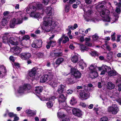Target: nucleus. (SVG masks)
<instances>
[{
    "mask_svg": "<svg viewBox=\"0 0 121 121\" xmlns=\"http://www.w3.org/2000/svg\"><path fill=\"white\" fill-rule=\"evenodd\" d=\"M107 69L108 70H106V71H108V76H116L118 74L117 73L115 70H111V68L110 67L108 66Z\"/></svg>",
    "mask_w": 121,
    "mask_h": 121,
    "instance_id": "obj_14",
    "label": "nucleus"
},
{
    "mask_svg": "<svg viewBox=\"0 0 121 121\" xmlns=\"http://www.w3.org/2000/svg\"><path fill=\"white\" fill-rule=\"evenodd\" d=\"M73 91L71 89H69L67 91V93L68 94H70L72 93Z\"/></svg>",
    "mask_w": 121,
    "mask_h": 121,
    "instance_id": "obj_57",
    "label": "nucleus"
},
{
    "mask_svg": "<svg viewBox=\"0 0 121 121\" xmlns=\"http://www.w3.org/2000/svg\"><path fill=\"white\" fill-rule=\"evenodd\" d=\"M117 87H118V91H121V84L119 83L117 86Z\"/></svg>",
    "mask_w": 121,
    "mask_h": 121,
    "instance_id": "obj_58",
    "label": "nucleus"
},
{
    "mask_svg": "<svg viewBox=\"0 0 121 121\" xmlns=\"http://www.w3.org/2000/svg\"><path fill=\"white\" fill-rule=\"evenodd\" d=\"M80 98L82 100L86 99L88 98V94L85 90L81 91L80 92Z\"/></svg>",
    "mask_w": 121,
    "mask_h": 121,
    "instance_id": "obj_9",
    "label": "nucleus"
},
{
    "mask_svg": "<svg viewBox=\"0 0 121 121\" xmlns=\"http://www.w3.org/2000/svg\"><path fill=\"white\" fill-rule=\"evenodd\" d=\"M13 52L17 55H18L21 52L22 49L19 47L16 46L13 47Z\"/></svg>",
    "mask_w": 121,
    "mask_h": 121,
    "instance_id": "obj_23",
    "label": "nucleus"
},
{
    "mask_svg": "<svg viewBox=\"0 0 121 121\" xmlns=\"http://www.w3.org/2000/svg\"><path fill=\"white\" fill-rule=\"evenodd\" d=\"M36 55L38 57L42 58L44 56L43 53L39 52L36 54Z\"/></svg>",
    "mask_w": 121,
    "mask_h": 121,
    "instance_id": "obj_41",
    "label": "nucleus"
},
{
    "mask_svg": "<svg viewBox=\"0 0 121 121\" xmlns=\"http://www.w3.org/2000/svg\"><path fill=\"white\" fill-rule=\"evenodd\" d=\"M42 41L41 39H36L32 43V47L34 48H38L42 47Z\"/></svg>",
    "mask_w": 121,
    "mask_h": 121,
    "instance_id": "obj_4",
    "label": "nucleus"
},
{
    "mask_svg": "<svg viewBox=\"0 0 121 121\" xmlns=\"http://www.w3.org/2000/svg\"><path fill=\"white\" fill-rule=\"evenodd\" d=\"M37 69L36 67H35L32 68L30 71H29V75L30 77H32L35 76L36 73Z\"/></svg>",
    "mask_w": 121,
    "mask_h": 121,
    "instance_id": "obj_22",
    "label": "nucleus"
},
{
    "mask_svg": "<svg viewBox=\"0 0 121 121\" xmlns=\"http://www.w3.org/2000/svg\"><path fill=\"white\" fill-rule=\"evenodd\" d=\"M96 66H95L94 65L92 64L89 67V70H90V72L91 71H94V70H96Z\"/></svg>",
    "mask_w": 121,
    "mask_h": 121,
    "instance_id": "obj_37",
    "label": "nucleus"
},
{
    "mask_svg": "<svg viewBox=\"0 0 121 121\" xmlns=\"http://www.w3.org/2000/svg\"><path fill=\"white\" fill-rule=\"evenodd\" d=\"M83 10L84 12H86L87 13V14L88 15V16H90L92 13V11L91 10H89L87 11H86L84 9Z\"/></svg>",
    "mask_w": 121,
    "mask_h": 121,
    "instance_id": "obj_45",
    "label": "nucleus"
},
{
    "mask_svg": "<svg viewBox=\"0 0 121 121\" xmlns=\"http://www.w3.org/2000/svg\"><path fill=\"white\" fill-rule=\"evenodd\" d=\"M10 13L9 11H4L3 13V15L4 16H6L9 14V13Z\"/></svg>",
    "mask_w": 121,
    "mask_h": 121,
    "instance_id": "obj_59",
    "label": "nucleus"
},
{
    "mask_svg": "<svg viewBox=\"0 0 121 121\" xmlns=\"http://www.w3.org/2000/svg\"><path fill=\"white\" fill-rule=\"evenodd\" d=\"M37 9L36 7L33 5L30 6L28 8L26 9V11L29 14L30 13V11L35 12L36 11Z\"/></svg>",
    "mask_w": 121,
    "mask_h": 121,
    "instance_id": "obj_21",
    "label": "nucleus"
},
{
    "mask_svg": "<svg viewBox=\"0 0 121 121\" xmlns=\"http://www.w3.org/2000/svg\"><path fill=\"white\" fill-rule=\"evenodd\" d=\"M121 36V35H118L117 36L116 41L117 42H119L120 41V38Z\"/></svg>",
    "mask_w": 121,
    "mask_h": 121,
    "instance_id": "obj_63",
    "label": "nucleus"
},
{
    "mask_svg": "<svg viewBox=\"0 0 121 121\" xmlns=\"http://www.w3.org/2000/svg\"><path fill=\"white\" fill-rule=\"evenodd\" d=\"M72 112L73 114L75 116L80 117L82 116V111L79 109L74 108L72 109Z\"/></svg>",
    "mask_w": 121,
    "mask_h": 121,
    "instance_id": "obj_13",
    "label": "nucleus"
},
{
    "mask_svg": "<svg viewBox=\"0 0 121 121\" xmlns=\"http://www.w3.org/2000/svg\"><path fill=\"white\" fill-rule=\"evenodd\" d=\"M23 86L25 91L29 90L31 88V86L30 84H25Z\"/></svg>",
    "mask_w": 121,
    "mask_h": 121,
    "instance_id": "obj_30",
    "label": "nucleus"
},
{
    "mask_svg": "<svg viewBox=\"0 0 121 121\" xmlns=\"http://www.w3.org/2000/svg\"><path fill=\"white\" fill-rule=\"evenodd\" d=\"M25 91V90L23 86H20L19 88V90H18V93L19 94H22Z\"/></svg>",
    "mask_w": 121,
    "mask_h": 121,
    "instance_id": "obj_36",
    "label": "nucleus"
},
{
    "mask_svg": "<svg viewBox=\"0 0 121 121\" xmlns=\"http://www.w3.org/2000/svg\"><path fill=\"white\" fill-rule=\"evenodd\" d=\"M9 59L13 62H14L15 60L14 59V57L12 56H10L9 57Z\"/></svg>",
    "mask_w": 121,
    "mask_h": 121,
    "instance_id": "obj_62",
    "label": "nucleus"
},
{
    "mask_svg": "<svg viewBox=\"0 0 121 121\" xmlns=\"http://www.w3.org/2000/svg\"><path fill=\"white\" fill-rule=\"evenodd\" d=\"M108 67L106 65H104L102 66L101 67H98V69L100 71L103 69H106L108 68Z\"/></svg>",
    "mask_w": 121,
    "mask_h": 121,
    "instance_id": "obj_44",
    "label": "nucleus"
},
{
    "mask_svg": "<svg viewBox=\"0 0 121 121\" xmlns=\"http://www.w3.org/2000/svg\"><path fill=\"white\" fill-rule=\"evenodd\" d=\"M9 37L10 35L9 34H5L4 36L2 38L3 42L4 43H9Z\"/></svg>",
    "mask_w": 121,
    "mask_h": 121,
    "instance_id": "obj_18",
    "label": "nucleus"
},
{
    "mask_svg": "<svg viewBox=\"0 0 121 121\" xmlns=\"http://www.w3.org/2000/svg\"><path fill=\"white\" fill-rule=\"evenodd\" d=\"M49 0H43V3L45 5H47L48 4Z\"/></svg>",
    "mask_w": 121,
    "mask_h": 121,
    "instance_id": "obj_54",
    "label": "nucleus"
},
{
    "mask_svg": "<svg viewBox=\"0 0 121 121\" xmlns=\"http://www.w3.org/2000/svg\"><path fill=\"white\" fill-rule=\"evenodd\" d=\"M37 9H42V5L41 4H38L36 6Z\"/></svg>",
    "mask_w": 121,
    "mask_h": 121,
    "instance_id": "obj_48",
    "label": "nucleus"
},
{
    "mask_svg": "<svg viewBox=\"0 0 121 121\" xmlns=\"http://www.w3.org/2000/svg\"><path fill=\"white\" fill-rule=\"evenodd\" d=\"M78 56L76 55H75L72 57L71 60L73 63H76L78 62Z\"/></svg>",
    "mask_w": 121,
    "mask_h": 121,
    "instance_id": "obj_28",
    "label": "nucleus"
},
{
    "mask_svg": "<svg viewBox=\"0 0 121 121\" xmlns=\"http://www.w3.org/2000/svg\"><path fill=\"white\" fill-rule=\"evenodd\" d=\"M115 107L110 106L108 107V111L113 115H115L119 111V109L116 105L115 104Z\"/></svg>",
    "mask_w": 121,
    "mask_h": 121,
    "instance_id": "obj_7",
    "label": "nucleus"
},
{
    "mask_svg": "<svg viewBox=\"0 0 121 121\" xmlns=\"http://www.w3.org/2000/svg\"><path fill=\"white\" fill-rule=\"evenodd\" d=\"M40 16L39 13H35L34 17L35 18H39Z\"/></svg>",
    "mask_w": 121,
    "mask_h": 121,
    "instance_id": "obj_55",
    "label": "nucleus"
},
{
    "mask_svg": "<svg viewBox=\"0 0 121 121\" xmlns=\"http://www.w3.org/2000/svg\"><path fill=\"white\" fill-rule=\"evenodd\" d=\"M70 71L71 75L74 78L75 81L80 78L82 74L78 69L73 67L71 68Z\"/></svg>",
    "mask_w": 121,
    "mask_h": 121,
    "instance_id": "obj_1",
    "label": "nucleus"
},
{
    "mask_svg": "<svg viewBox=\"0 0 121 121\" xmlns=\"http://www.w3.org/2000/svg\"><path fill=\"white\" fill-rule=\"evenodd\" d=\"M115 11L118 14H120L121 12V10L119 8L117 7Z\"/></svg>",
    "mask_w": 121,
    "mask_h": 121,
    "instance_id": "obj_60",
    "label": "nucleus"
},
{
    "mask_svg": "<svg viewBox=\"0 0 121 121\" xmlns=\"http://www.w3.org/2000/svg\"><path fill=\"white\" fill-rule=\"evenodd\" d=\"M26 113L29 114L30 116H33L36 114V112H34L32 110L30 109L26 110Z\"/></svg>",
    "mask_w": 121,
    "mask_h": 121,
    "instance_id": "obj_31",
    "label": "nucleus"
},
{
    "mask_svg": "<svg viewBox=\"0 0 121 121\" xmlns=\"http://www.w3.org/2000/svg\"><path fill=\"white\" fill-rule=\"evenodd\" d=\"M79 45L80 48V50L82 52H83L85 51H87L88 50L89 48L86 46L81 44H79Z\"/></svg>",
    "mask_w": 121,
    "mask_h": 121,
    "instance_id": "obj_27",
    "label": "nucleus"
},
{
    "mask_svg": "<svg viewBox=\"0 0 121 121\" xmlns=\"http://www.w3.org/2000/svg\"><path fill=\"white\" fill-rule=\"evenodd\" d=\"M0 70L1 72L3 73L4 74L6 73L7 71L6 67L3 65H1L0 67Z\"/></svg>",
    "mask_w": 121,
    "mask_h": 121,
    "instance_id": "obj_32",
    "label": "nucleus"
},
{
    "mask_svg": "<svg viewBox=\"0 0 121 121\" xmlns=\"http://www.w3.org/2000/svg\"><path fill=\"white\" fill-rule=\"evenodd\" d=\"M7 21L6 19L4 18L3 17V18L2 21V25L3 26H5L7 24Z\"/></svg>",
    "mask_w": 121,
    "mask_h": 121,
    "instance_id": "obj_39",
    "label": "nucleus"
},
{
    "mask_svg": "<svg viewBox=\"0 0 121 121\" xmlns=\"http://www.w3.org/2000/svg\"><path fill=\"white\" fill-rule=\"evenodd\" d=\"M47 105L48 108H51L53 106V103L52 101H48L47 103Z\"/></svg>",
    "mask_w": 121,
    "mask_h": 121,
    "instance_id": "obj_38",
    "label": "nucleus"
},
{
    "mask_svg": "<svg viewBox=\"0 0 121 121\" xmlns=\"http://www.w3.org/2000/svg\"><path fill=\"white\" fill-rule=\"evenodd\" d=\"M85 1L86 3L87 4H91L92 0H85Z\"/></svg>",
    "mask_w": 121,
    "mask_h": 121,
    "instance_id": "obj_61",
    "label": "nucleus"
},
{
    "mask_svg": "<svg viewBox=\"0 0 121 121\" xmlns=\"http://www.w3.org/2000/svg\"><path fill=\"white\" fill-rule=\"evenodd\" d=\"M17 38L16 37H10L9 39V43H10L11 44L17 45L18 44V42L17 40Z\"/></svg>",
    "mask_w": 121,
    "mask_h": 121,
    "instance_id": "obj_12",
    "label": "nucleus"
},
{
    "mask_svg": "<svg viewBox=\"0 0 121 121\" xmlns=\"http://www.w3.org/2000/svg\"><path fill=\"white\" fill-rule=\"evenodd\" d=\"M66 97L62 94H61L59 95L58 98V100L59 102V104H61L62 103H65L66 104Z\"/></svg>",
    "mask_w": 121,
    "mask_h": 121,
    "instance_id": "obj_11",
    "label": "nucleus"
},
{
    "mask_svg": "<svg viewBox=\"0 0 121 121\" xmlns=\"http://www.w3.org/2000/svg\"><path fill=\"white\" fill-rule=\"evenodd\" d=\"M45 12L48 16H52L54 13L53 9L51 7H47L45 9Z\"/></svg>",
    "mask_w": 121,
    "mask_h": 121,
    "instance_id": "obj_16",
    "label": "nucleus"
},
{
    "mask_svg": "<svg viewBox=\"0 0 121 121\" xmlns=\"http://www.w3.org/2000/svg\"><path fill=\"white\" fill-rule=\"evenodd\" d=\"M52 72H48V74H44L40 78V81L42 83H44L46 82H48L49 80V76L52 73Z\"/></svg>",
    "mask_w": 121,
    "mask_h": 121,
    "instance_id": "obj_6",
    "label": "nucleus"
},
{
    "mask_svg": "<svg viewBox=\"0 0 121 121\" xmlns=\"http://www.w3.org/2000/svg\"><path fill=\"white\" fill-rule=\"evenodd\" d=\"M65 86L63 85H60L58 86L57 92L59 94H61L65 92Z\"/></svg>",
    "mask_w": 121,
    "mask_h": 121,
    "instance_id": "obj_15",
    "label": "nucleus"
},
{
    "mask_svg": "<svg viewBox=\"0 0 121 121\" xmlns=\"http://www.w3.org/2000/svg\"><path fill=\"white\" fill-rule=\"evenodd\" d=\"M8 115L11 118L17 116L16 114H14L13 112H9L8 113Z\"/></svg>",
    "mask_w": 121,
    "mask_h": 121,
    "instance_id": "obj_46",
    "label": "nucleus"
},
{
    "mask_svg": "<svg viewBox=\"0 0 121 121\" xmlns=\"http://www.w3.org/2000/svg\"><path fill=\"white\" fill-rule=\"evenodd\" d=\"M104 7L105 8L104 4H100L97 5L95 7L96 9L98 11H99V10H103V9H104Z\"/></svg>",
    "mask_w": 121,
    "mask_h": 121,
    "instance_id": "obj_25",
    "label": "nucleus"
},
{
    "mask_svg": "<svg viewBox=\"0 0 121 121\" xmlns=\"http://www.w3.org/2000/svg\"><path fill=\"white\" fill-rule=\"evenodd\" d=\"M108 118L106 117H104L101 118L100 121H107L108 120Z\"/></svg>",
    "mask_w": 121,
    "mask_h": 121,
    "instance_id": "obj_51",
    "label": "nucleus"
},
{
    "mask_svg": "<svg viewBox=\"0 0 121 121\" xmlns=\"http://www.w3.org/2000/svg\"><path fill=\"white\" fill-rule=\"evenodd\" d=\"M56 98V97L54 96H52L50 97L49 98L48 101H54L55 99Z\"/></svg>",
    "mask_w": 121,
    "mask_h": 121,
    "instance_id": "obj_52",
    "label": "nucleus"
},
{
    "mask_svg": "<svg viewBox=\"0 0 121 121\" xmlns=\"http://www.w3.org/2000/svg\"><path fill=\"white\" fill-rule=\"evenodd\" d=\"M62 39L61 38H60L58 40V41H57V43H58L59 44H58L59 45H59H60L61 42L62 41Z\"/></svg>",
    "mask_w": 121,
    "mask_h": 121,
    "instance_id": "obj_64",
    "label": "nucleus"
},
{
    "mask_svg": "<svg viewBox=\"0 0 121 121\" xmlns=\"http://www.w3.org/2000/svg\"><path fill=\"white\" fill-rule=\"evenodd\" d=\"M22 22V21L20 19L13 18L10 22L9 26L11 28H14L16 25L20 24Z\"/></svg>",
    "mask_w": 121,
    "mask_h": 121,
    "instance_id": "obj_3",
    "label": "nucleus"
},
{
    "mask_svg": "<svg viewBox=\"0 0 121 121\" xmlns=\"http://www.w3.org/2000/svg\"><path fill=\"white\" fill-rule=\"evenodd\" d=\"M43 90V88L42 86H37L35 87V93L37 94H39L42 92Z\"/></svg>",
    "mask_w": 121,
    "mask_h": 121,
    "instance_id": "obj_20",
    "label": "nucleus"
},
{
    "mask_svg": "<svg viewBox=\"0 0 121 121\" xmlns=\"http://www.w3.org/2000/svg\"><path fill=\"white\" fill-rule=\"evenodd\" d=\"M106 70H108L107 69H103V70L102 71L101 73L100 74L101 75H103L105 74V73L106 72H108V71H106Z\"/></svg>",
    "mask_w": 121,
    "mask_h": 121,
    "instance_id": "obj_56",
    "label": "nucleus"
},
{
    "mask_svg": "<svg viewBox=\"0 0 121 121\" xmlns=\"http://www.w3.org/2000/svg\"><path fill=\"white\" fill-rule=\"evenodd\" d=\"M70 104L72 105L75 104L77 103L76 99L74 97H72L70 100Z\"/></svg>",
    "mask_w": 121,
    "mask_h": 121,
    "instance_id": "obj_35",
    "label": "nucleus"
},
{
    "mask_svg": "<svg viewBox=\"0 0 121 121\" xmlns=\"http://www.w3.org/2000/svg\"><path fill=\"white\" fill-rule=\"evenodd\" d=\"M98 74L96 70H94V71H91L89 75L90 78H95L98 76Z\"/></svg>",
    "mask_w": 121,
    "mask_h": 121,
    "instance_id": "obj_19",
    "label": "nucleus"
},
{
    "mask_svg": "<svg viewBox=\"0 0 121 121\" xmlns=\"http://www.w3.org/2000/svg\"><path fill=\"white\" fill-rule=\"evenodd\" d=\"M91 54L92 56L95 57L98 56V54L96 52L93 51L92 52Z\"/></svg>",
    "mask_w": 121,
    "mask_h": 121,
    "instance_id": "obj_47",
    "label": "nucleus"
},
{
    "mask_svg": "<svg viewBox=\"0 0 121 121\" xmlns=\"http://www.w3.org/2000/svg\"><path fill=\"white\" fill-rule=\"evenodd\" d=\"M106 10H104V9L103 10H101L99 11L100 12V14L101 15H103L104 16L105 14V11H106Z\"/></svg>",
    "mask_w": 121,
    "mask_h": 121,
    "instance_id": "obj_49",
    "label": "nucleus"
},
{
    "mask_svg": "<svg viewBox=\"0 0 121 121\" xmlns=\"http://www.w3.org/2000/svg\"><path fill=\"white\" fill-rule=\"evenodd\" d=\"M75 78L73 77H72V76L70 78L67 79V81L68 84H71L74 83L75 82Z\"/></svg>",
    "mask_w": 121,
    "mask_h": 121,
    "instance_id": "obj_29",
    "label": "nucleus"
},
{
    "mask_svg": "<svg viewBox=\"0 0 121 121\" xmlns=\"http://www.w3.org/2000/svg\"><path fill=\"white\" fill-rule=\"evenodd\" d=\"M65 115L61 112H59L57 113V116L61 118H63L65 117Z\"/></svg>",
    "mask_w": 121,
    "mask_h": 121,
    "instance_id": "obj_40",
    "label": "nucleus"
},
{
    "mask_svg": "<svg viewBox=\"0 0 121 121\" xmlns=\"http://www.w3.org/2000/svg\"><path fill=\"white\" fill-rule=\"evenodd\" d=\"M43 19L45 20L48 22L49 23H50V25L52 24V19L51 17H44Z\"/></svg>",
    "mask_w": 121,
    "mask_h": 121,
    "instance_id": "obj_34",
    "label": "nucleus"
},
{
    "mask_svg": "<svg viewBox=\"0 0 121 121\" xmlns=\"http://www.w3.org/2000/svg\"><path fill=\"white\" fill-rule=\"evenodd\" d=\"M70 9L69 6V4L65 5V11L67 13L69 12Z\"/></svg>",
    "mask_w": 121,
    "mask_h": 121,
    "instance_id": "obj_43",
    "label": "nucleus"
},
{
    "mask_svg": "<svg viewBox=\"0 0 121 121\" xmlns=\"http://www.w3.org/2000/svg\"><path fill=\"white\" fill-rule=\"evenodd\" d=\"M52 73L50 76H49V80L48 81V84L51 86L53 88L56 87L57 85V83L56 81L55 80V79L54 78V76Z\"/></svg>",
    "mask_w": 121,
    "mask_h": 121,
    "instance_id": "obj_5",
    "label": "nucleus"
},
{
    "mask_svg": "<svg viewBox=\"0 0 121 121\" xmlns=\"http://www.w3.org/2000/svg\"><path fill=\"white\" fill-rule=\"evenodd\" d=\"M92 38L93 39L95 40H96L98 39L99 37L96 34H95L93 36Z\"/></svg>",
    "mask_w": 121,
    "mask_h": 121,
    "instance_id": "obj_53",
    "label": "nucleus"
},
{
    "mask_svg": "<svg viewBox=\"0 0 121 121\" xmlns=\"http://www.w3.org/2000/svg\"><path fill=\"white\" fill-rule=\"evenodd\" d=\"M20 56L23 60H28L31 57L30 53L28 52L22 53L20 54Z\"/></svg>",
    "mask_w": 121,
    "mask_h": 121,
    "instance_id": "obj_8",
    "label": "nucleus"
},
{
    "mask_svg": "<svg viewBox=\"0 0 121 121\" xmlns=\"http://www.w3.org/2000/svg\"><path fill=\"white\" fill-rule=\"evenodd\" d=\"M44 22L43 23V25L45 26H47L48 25H50V23H49L46 21V20H43Z\"/></svg>",
    "mask_w": 121,
    "mask_h": 121,
    "instance_id": "obj_50",
    "label": "nucleus"
},
{
    "mask_svg": "<svg viewBox=\"0 0 121 121\" xmlns=\"http://www.w3.org/2000/svg\"><path fill=\"white\" fill-rule=\"evenodd\" d=\"M64 61V59L63 58L59 57L56 60L55 62V63L53 62V63H52V64L54 66V68H56L62 63Z\"/></svg>",
    "mask_w": 121,
    "mask_h": 121,
    "instance_id": "obj_10",
    "label": "nucleus"
},
{
    "mask_svg": "<svg viewBox=\"0 0 121 121\" xmlns=\"http://www.w3.org/2000/svg\"><path fill=\"white\" fill-rule=\"evenodd\" d=\"M113 55V53L112 52H109L107 54V58L109 60H110L112 58Z\"/></svg>",
    "mask_w": 121,
    "mask_h": 121,
    "instance_id": "obj_33",
    "label": "nucleus"
},
{
    "mask_svg": "<svg viewBox=\"0 0 121 121\" xmlns=\"http://www.w3.org/2000/svg\"><path fill=\"white\" fill-rule=\"evenodd\" d=\"M115 85L111 82H109L107 83V87L108 89L111 90L114 88Z\"/></svg>",
    "mask_w": 121,
    "mask_h": 121,
    "instance_id": "obj_24",
    "label": "nucleus"
},
{
    "mask_svg": "<svg viewBox=\"0 0 121 121\" xmlns=\"http://www.w3.org/2000/svg\"><path fill=\"white\" fill-rule=\"evenodd\" d=\"M29 39L30 37L28 35H26L23 37L22 38V40L21 41V44L23 46L26 45V43H24L23 42L25 41L26 42L27 40Z\"/></svg>",
    "mask_w": 121,
    "mask_h": 121,
    "instance_id": "obj_26",
    "label": "nucleus"
},
{
    "mask_svg": "<svg viewBox=\"0 0 121 121\" xmlns=\"http://www.w3.org/2000/svg\"><path fill=\"white\" fill-rule=\"evenodd\" d=\"M56 41H55L50 40L47 42L48 44L46 46V48L47 49L50 48V47H53L56 44Z\"/></svg>",
    "mask_w": 121,
    "mask_h": 121,
    "instance_id": "obj_17",
    "label": "nucleus"
},
{
    "mask_svg": "<svg viewBox=\"0 0 121 121\" xmlns=\"http://www.w3.org/2000/svg\"><path fill=\"white\" fill-rule=\"evenodd\" d=\"M63 52L62 50L60 48H56L51 52V55L53 57L56 58L61 57L63 56L64 55Z\"/></svg>",
    "mask_w": 121,
    "mask_h": 121,
    "instance_id": "obj_2",
    "label": "nucleus"
},
{
    "mask_svg": "<svg viewBox=\"0 0 121 121\" xmlns=\"http://www.w3.org/2000/svg\"><path fill=\"white\" fill-rule=\"evenodd\" d=\"M116 34L115 32H114L111 35V39L112 42H114L116 40V37L115 36Z\"/></svg>",
    "mask_w": 121,
    "mask_h": 121,
    "instance_id": "obj_42",
    "label": "nucleus"
}]
</instances>
